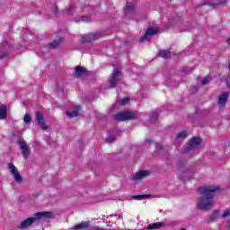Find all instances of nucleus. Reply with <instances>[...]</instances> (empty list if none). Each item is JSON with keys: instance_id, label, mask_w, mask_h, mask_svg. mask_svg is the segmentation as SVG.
I'll return each instance as SVG.
<instances>
[{"instance_id": "f257e3e1", "label": "nucleus", "mask_w": 230, "mask_h": 230, "mask_svg": "<svg viewBox=\"0 0 230 230\" xmlns=\"http://www.w3.org/2000/svg\"><path fill=\"white\" fill-rule=\"evenodd\" d=\"M220 190V186L208 185L198 189L200 197L198 199L197 207L201 211H209L215 207V193Z\"/></svg>"}, {"instance_id": "f03ea898", "label": "nucleus", "mask_w": 230, "mask_h": 230, "mask_svg": "<svg viewBox=\"0 0 230 230\" xmlns=\"http://www.w3.org/2000/svg\"><path fill=\"white\" fill-rule=\"evenodd\" d=\"M53 218V212H38L34 215V217H28L25 220L22 221L19 225V229H26L31 226L34 222L40 220V218Z\"/></svg>"}, {"instance_id": "7ed1b4c3", "label": "nucleus", "mask_w": 230, "mask_h": 230, "mask_svg": "<svg viewBox=\"0 0 230 230\" xmlns=\"http://www.w3.org/2000/svg\"><path fill=\"white\" fill-rule=\"evenodd\" d=\"M115 121H128L139 119V113L137 111H121L114 116Z\"/></svg>"}, {"instance_id": "20e7f679", "label": "nucleus", "mask_w": 230, "mask_h": 230, "mask_svg": "<svg viewBox=\"0 0 230 230\" xmlns=\"http://www.w3.org/2000/svg\"><path fill=\"white\" fill-rule=\"evenodd\" d=\"M7 166L15 182L17 184H22V182H24V178H22V176L21 175V172H19V170H17V167H15L13 163H9Z\"/></svg>"}, {"instance_id": "39448f33", "label": "nucleus", "mask_w": 230, "mask_h": 230, "mask_svg": "<svg viewBox=\"0 0 230 230\" xmlns=\"http://www.w3.org/2000/svg\"><path fill=\"white\" fill-rule=\"evenodd\" d=\"M119 76H121V71L119 69L114 68L111 76L110 77V86L109 89H114L119 82Z\"/></svg>"}, {"instance_id": "423d86ee", "label": "nucleus", "mask_w": 230, "mask_h": 230, "mask_svg": "<svg viewBox=\"0 0 230 230\" xmlns=\"http://www.w3.org/2000/svg\"><path fill=\"white\" fill-rule=\"evenodd\" d=\"M177 170L180 172V179L181 181H186L182 173H190V168L186 167V161L179 160L176 164Z\"/></svg>"}, {"instance_id": "0eeeda50", "label": "nucleus", "mask_w": 230, "mask_h": 230, "mask_svg": "<svg viewBox=\"0 0 230 230\" xmlns=\"http://www.w3.org/2000/svg\"><path fill=\"white\" fill-rule=\"evenodd\" d=\"M89 72L87 71V68L82 66H77L75 67L74 76L75 78H87Z\"/></svg>"}, {"instance_id": "6e6552de", "label": "nucleus", "mask_w": 230, "mask_h": 230, "mask_svg": "<svg viewBox=\"0 0 230 230\" xmlns=\"http://www.w3.org/2000/svg\"><path fill=\"white\" fill-rule=\"evenodd\" d=\"M201 143H202V138L199 137H192L190 139L189 146L185 147V152H190V150H196V148H199V146H200Z\"/></svg>"}, {"instance_id": "1a4fd4ad", "label": "nucleus", "mask_w": 230, "mask_h": 230, "mask_svg": "<svg viewBox=\"0 0 230 230\" xmlns=\"http://www.w3.org/2000/svg\"><path fill=\"white\" fill-rule=\"evenodd\" d=\"M36 121L39 127L42 128V130H48L49 127L48 125H46V122H44V115L42 114V112L40 111L36 112Z\"/></svg>"}, {"instance_id": "9d476101", "label": "nucleus", "mask_w": 230, "mask_h": 230, "mask_svg": "<svg viewBox=\"0 0 230 230\" xmlns=\"http://www.w3.org/2000/svg\"><path fill=\"white\" fill-rule=\"evenodd\" d=\"M18 145H20V148L22 150V154L25 159H28L30 157V148L28 147V145H26V142L24 140H18Z\"/></svg>"}, {"instance_id": "9b49d317", "label": "nucleus", "mask_w": 230, "mask_h": 230, "mask_svg": "<svg viewBox=\"0 0 230 230\" xmlns=\"http://www.w3.org/2000/svg\"><path fill=\"white\" fill-rule=\"evenodd\" d=\"M157 33V29L149 28L146 33L140 38L139 42H146V40H150V37H154Z\"/></svg>"}, {"instance_id": "f8f14e48", "label": "nucleus", "mask_w": 230, "mask_h": 230, "mask_svg": "<svg viewBox=\"0 0 230 230\" xmlns=\"http://www.w3.org/2000/svg\"><path fill=\"white\" fill-rule=\"evenodd\" d=\"M150 172L148 171H138L137 173L133 174L132 181H141L144 177H148Z\"/></svg>"}, {"instance_id": "ddd939ff", "label": "nucleus", "mask_w": 230, "mask_h": 230, "mask_svg": "<svg viewBox=\"0 0 230 230\" xmlns=\"http://www.w3.org/2000/svg\"><path fill=\"white\" fill-rule=\"evenodd\" d=\"M227 4V0H218L217 3H213L211 1L205 2L204 4H201V6H204L208 4V6H213L214 8H218L219 6H226Z\"/></svg>"}, {"instance_id": "4468645a", "label": "nucleus", "mask_w": 230, "mask_h": 230, "mask_svg": "<svg viewBox=\"0 0 230 230\" xmlns=\"http://www.w3.org/2000/svg\"><path fill=\"white\" fill-rule=\"evenodd\" d=\"M229 99V93L227 92H224L219 97H218V103L220 109L224 107L227 103V100Z\"/></svg>"}, {"instance_id": "2eb2a0df", "label": "nucleus", "mask_w": 230, "mask_h": 230, "mask_svg": "<svg viewBox=\"0 0 230 230\" xmlns=\"http://www.w3.org/2000/svg\"><path fill=\"white\" fill-rule=\"evenodd\" d=\"M80 106H75L73 111H66V116L68 118H76V116H80Z\"/></svg>"}, {"instance_id": "dca6fc26", "label": "nucleus", "mask_w": 230, "mask_h": 230, "mask_svg": "<svg viewBox=\"0 0 230 230\" xmlns=\"http://www.w3.org/2000/svg\"><path fill=\"white\" fill-rule=\"evenodd\" d=\"M161 227H164V223L157 222V223L149 224V225L146 226V229H148V230H152V229H161Z\"/></svg>"}, {"instance_id": "f3484780", "label": "nucleus", "mask_w": 230, "mask_h": 230, "mask_svg": "<svg viewBox=\"0 0 230 230\" xmlns=\"http://www.w3.org/2000/svg\"><path fill=\"white\" fill-rule=\"evenodd\" d=\"M6 111H7L6 105L0 106V119H6V116H7Z\"/></svg>"}, {"instance_id": "a211bd4d", "label": "nucleus", "mask_w": 230, "mask_h": 230, "mask_svg": "<svg viewBox=\"0 0 230 230\" xmlns=\"http://www.w3.org/2000/svg\"><path fill=\"white\" fill-rule=\"evenodd\" d=\"M134 10H136V7H134V4H129L125 6L124 13H125V15H127L128 13H134Z\"/></svg>"}, {"instance_id": "6ab92c4d", "label": "nucleus", "mask_w": 230, "mask_h": 230, "mask_svg": "<svg viewBox=\"0 0 230 230\" xmlns=\"http://www.w3.org/2000/svg\"><path fill=\"white\" fill-rule=\"evenodd\" d=\"M186 137H188L186 131H181L175 137V141H182V139H186Z\"/></svg>"}, {"instance_id": "aec40b11", "label": "nucleus", "mask_w": 230, "mask_h": 230, "mask_svg": "<svg viewBox=\"0 0 230 230\" xmlns=\"http://www.w3.org/2000/svg\"><path fill=\"white\" fill-rule=\"evenodd\" d=\"M170 55L171 53L168 50H160L158 52V57H161L162 58H164V59L170 58Z\"/></svg>"}, {"instance_id": "412c9836", "label": "nucleus", "mask_w": 230, "mask_h": 230, "mask_svg": "<svg viewBox=\"0 0 230 230\" xmlns=\"http://www.w3.org/2000/svg\"><path fill=\"white\" fill-rule=\"evenodd\" d=\"M89 227V222H83L75 226V229H87Z\"/></svg>"}, {"instance_id": "4be33fe9", "label": "nucleus", "mask_w": 230, "mask_h": 230, "mask_svg": "<svg viewBox=\"0 0 230 230\" xmlns=\"http://www.w3.org/2000/svg\"><path fill=\"white\" fill-rule=\"evenodd\" d=\"M158 118H159V112H157V111H153V112L150 114L149 119H150L151 123H155V121L156 119H158Z\"/></svg>"}, {"instance_id": "5701e85b", "label": "nucleus", "mask_w": 230, "mask_h": 230, "mask_svg": "<svg viewBox=\"0 0 230 230\" xmlns=\"http://www.w3.org/2000/svg\"><path fill=\"white\" fill-rule=\"evenodd\" d=\"M59 46H60V40H58L49 43V48H50V49H57V48H58Z\"/></svg>"}, {"instance_id": "b1692460", "label": "nucleus", "mask_w": 230, "mask_h": 230, "mask_svg": "<svg viewBox=\"0 0 230 230\" xmlns=\"http://www.w3.org/2000/svg\"><path fill=\"white\" fill-rule=\"evenodd\" d=\"M150 197H152V195H150V194H144V195H135V196H132V199H134L135 200H139L141 199H150Z\"/></svg>"}, {"instance_id": "393cba45", "label": "nucleus", "mask_w": 230, "mask_h": 230, "mask_svg": "<svg viewBox=\"0 0 230 230\" xmlns=\"http://www.w3.org/2000/svg\"><path fill=\"white\" fill-rule=\"evenodd\" d=\"M83 42H93V35L92 34H86L82 37Z\"/></svg>"}, {"instance_id": "a878e982", "label": "nucleus", "mask_w": 230, "mask_h": 230, "mask_svg": "<svg viewBox=\"0 0 230 230\" xmlns=\"http://www.w3.org/2000/svg\"><path fill=\"white\" fill-rule=\"evenodd\" d=\"M129 102H130V99H129L128 97H126V98H124V99L119 100V101H118V103H119V105H127V104L129 103Z\"/></svg>"}, {"instance_id": "bb28decb", "label": "nucleus", "mask_w": 230, "mask_h": 230, "mask_svg": "<svg viewBox=\"0 0 230 230\" xmlns=\"http://www.w3.org/2000/svg\"><path fill=\"white\" fill-rule=\"evenodd\" d=\"M23 121H24L25 125L31 123V116L30 114L26 113L23 117Z\"/></svg>"}, {"instance_id": "cd10ccee", "label": "nucleus", "mask_w": 230, "mask_h": 230, "mask_svg": "<svg viewBox=\"0 0 230 230\" xmlns=\"http://www.w3.org/2000/svg\"><path fill=\"white\" fill-rule=\"evenodd\" d=\"M76 22L83 21L84 22H91V16H80L79 20H75Z\"/></svg>"}, {"instance_id": "c85d7f7f", "label": "nucleus", "mask_w": 230, "mask_h": 230, "mask_svg": "<svg viewBox=\"0 0 230 230\" xmlns=\"http://www.w3.org/2000/svg\"><path fill=\"white\" fill-rule=\"evenodd\" d=\"M107 143H114L116 141V136L115 135H108L106 137Z\"/></svg>"}, {"instance_id": "c756f323", "label": "nucleus", "mask_w": 230, "mask_h": 230, "mask_svg": "<svg viewBox=\"0 0 230 230\" xmlns=\"http://www.w3.org/2000/svg\"><path fill=\"white\" fill-rule=\"evenodd\" d=\"M218 215V211L215 210L214 213L208 217V222H215V219L217 218Z\"/></svg>"}, {"instance_id": "7c9ffc66", "label": "nucleus", "mask_w": 230, "mask_h": 230, "mask_svg": "<svg viewBox=\"0 0 230 230\" xmlns=\"http://www.w3.org/2000/svg\"><path fill=\"white\" fill-rule=\"evenodd\" d=\"M102 36V34L101 32L92 33L93 40H96L98 39H101Z\"/></svg>"}, {"instance_id": "2f4dec72", "label": "nucleus", "mask_w": 230, "mask_h": 230, "mask_svg": "<svg viewBox=\"0 0 230 230\" xmlns=\"http://www.w3.org/2000/svg\"><path fill=\"white\" fill-rule=\"evenodd\" d=\"M52 12H53L55 17H58V6L55 5L54 7H52Z\"/></svg>"}, {"instance_id": "473e14b6", "label": "nucleus", "mask_w": 230, "mask_h": 230, "mask_svg": "<svg viewBox=\"0 0 230 230\" xmlns=\"http://www.w3.org/2000/svg\"><path fill=\"white\" fill-rule=\"evenodd\" d=\"M73 10H75V7L73 5H70L68 9H66L67 15L73 14Z\"/></svg>"}, {"instance_id": "72a5a7b5", "label": "nucleus", "mask_w": 230, "mask_h": 230, "mask_svg": "<svg viewBox=\"0 0 230 230\" xmlns=\"http://www.w3.org/2000/svg\"><path fill=\"white\" fill-rule=\"evenodd\" d=\"M227 217H230V211H229V210H226V211L222 214V218H227Z\"/></svg>"}, {"instance_id": "f704fd0d", "label": "nucleus", "mask_w": 230, "mask_h": 230, "mask_svg": "<svg viewBox=\"0 0 230 230\" xmlns=\"http://www.w3.org/2000/svg\"><path fill=\"white\" fill-rule=\"evenodd\" d=\"M201 84L202 85H208V84H209V80L208 79V77L203 78Z\"/></svg>"}, {"instance_id": "c9c22d12", "label": "nucleus", "mask_w": 230, "mask_h": 230, "mask_svg": "<svg viewBox=\"0 0 230 230\" xmlns=\"http://www.w3.org/2000/svg\"><path fill=\"white\" fill-rule=\"evenodd\" d=\"M145 143H146L147 145H152L154 143V140L146 138L145 140Z\"/></svg>"}, {"instance_id": "e433bc0d", "label": "nucleus", "mask_w": 230, "mask_h": 230, "mask_svg": "<svg viewBox=\"0 0 230 230\" xmlns=\"http://www.w3.org/2000/svg\"><path fill=\"white\" fill-rule=\"evenodd\" d=\"M156 148H157L158 150H164V146H161V145H157V146H156Z\"/></svg>"}, {"instance_id": "4c0bfd02", "label": "nucleus", "mask_w": 230, "mask_h": 230, "mask_svg": "<svg viewBox=\"0 0 230 230\" xmlns=\"http://www.w3.org/2000/svg\"><path fill=\"white\" fill-rule=\"evenodd\" d=\"M4 57H6V53L5 52H1L0 53V58H4Z\"/></svg>"}, {"instance_id": "58836bf2", "label": "nucleus", "mask_w": 230, "mask_h": 230, "mask_svg": "<svg viewBox=\"0 0 230 230\" xmlns=\"http://www.w3.org/2000/svg\"><path fill=\"white\" fill-rule=\"evenodd\" d=\"M49 145H55V140H49L47 141Z\"/></svg>"}, {"instance_id": "ea45409f", "label": "nucleus", "mask_w": 230, "mask_h": 230, "mask_svg": "<svg viewBox=\"0 0 230 230\" xmlns=\"http://www.w3.org/2000/svg\"><path fill=\"white\" fill-rule=\"evenodd\" d=\"M192 89H195V91H199V88L197 87H192Z\"/></svg>"}]
</instances>
